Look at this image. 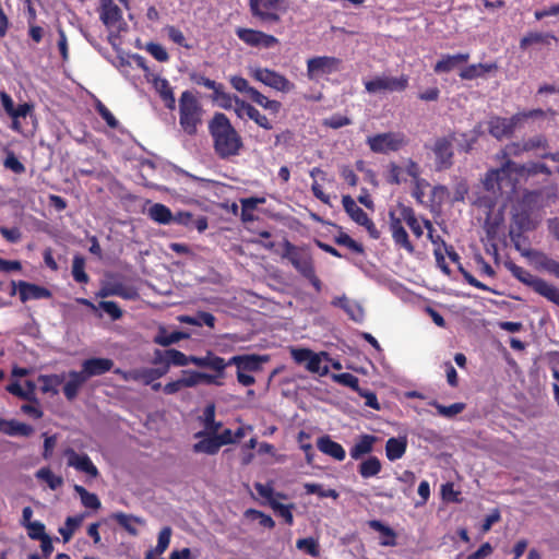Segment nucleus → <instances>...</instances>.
Returning a JSON list of instances; mask_svg holds the SVG:
<instances>
[{
    "instance_id": "f257e3e1",
    "label": "nucleus",
    "mask_w": 559,
    "mask_h": 559,
    "mask_svg": "<svg viewBox=\"0 0 559 559\" xmlns=\"http://www.w3.org/2000/svg\"><path fill=\"white\" fill-rule=\"evenodd\" d=\"M209 132L214 152L221 159L227 160L236 157L243 148L242 138L223 112L214 114L209 122Z\"/></svg>"
},
{
    "instance_id": "f03ea898",
    "label": "nucleus",
    "mask_w": 559,
    "mask_h": 559,
    "mask_svg": "<svg viewBox=\"0 0 559 559\" xmlns=\"http://www.w3.org/2000/svg\"><path fill=\"white\" fill-rule=\"evenodd\" d=\"M283 247L282 258L287 259L300 275L309 281L316 292L320 293L322 290V282L316 274L311 253L305 248L295 246L289 240H285Z\"/></svg>"
},
{
    "instance_id": "7ed1b4c3",
    "label": "nucleus",
    "mask_w": 559,
    "mask_h": 559,
    "mask_svg": "<svg viewBox=\"0 0 559 559\" xmlns=\"http://www.w3.org/2000/svg\"><path fill=\"white\" fill-rule=\"evenodd\" d=\"M506 269L522 284L531 287L536 294L559 306V289L545 280L534 276L530 271L515 264L513 261H504Z\"/></svg>"
},
{
    "instance_id": "20e7f679",
    "label": "nucleus",
    "mask_w": 559,
    "mask_h": 559,
    "mask_svg": "<svg viewBox=\"0 0 559 559\" xmlns=\"http://www.w3.org/2000/svg\"><path fill=\"white\" fill-rule=\"evenodd\" d=\"M202 107L190 91L181 93L179 98V123L182 130L193 135L198 131V126L201 123Z\"/></svg>"
},
{
    "instance_id": "39448f33",
    "label": "nucleus",
    "mask_w": 559,
    "mask_h": 559,
    "mask_svg": "<svg viewBox=\"0 0 559 559\" xmlns=\"http://www.w3.org/2000/svg\"><path fill=\"white\" fill-rule=\"evenodd\" d=\"M282 0H249L251 17L263 27H272L282 22Z\"/></svg>"
},
{
    "instance_id": "423d86ee",
    "label": "nucleus",
    "mask_w": 559,
    "mask_h": 559,
    "mask_svg": "<svg viewBox=\"0 0 559 559\" xmlns=\"http://www.w3.org/2000/svg\"><path fill=\"white\" fill-rule=\"evenodd\" d=\"M342 60L333 56H317L307 60V76L310 81H318L324 75L338 72Z\"/></svg>"
},
{
    "instance_id": "0eeeda50",
    "label": "nucleus",
    "mask_w": 559,
    "mask_h": 559,
    "mask_svg": "<svg viewBox=\"0 0 559 559\" xmlns=\"http://www.w3.org/2000/svg\"><path fill=\"white\" fill-rule=\"evenodd\" d=\"M250 75L258 82L278 92L288 93L295 88V84L285 75L269 68H250Z\"/></svg>"
},
{
    "instance_id": "6e6552de",
    "label": "nucleus",
    "mask_w": 559,
    "mask_h": 559,
    "mask_svg": "<svg viewBox=\"0 0 559 559\" xmlns=\"http://www.w3.org/2000/svg\"><path fill=\"white\" fill-rule=\"evenodd\" d=\"M367 143L373 153L386 154L399 151L406 142L400 132H385L369 136Z\"/></svg>"
},
{
    "instance_id": "1a4fd4ad",
    "label": "nucleus",
    "mask_w": 559,
    "mask_h": 559,
    "mask_svg": "<svg viewBox=\"0 0 559 559\" xmlns=\"http://www.w3.org/2000/svg\"><path fill=\"white\" fill-rule=\"evenodd\" d=\"M409 78L402 74L394 76H374L372 80L365 82V88L368 93L374 94L379 92H403L408 87Z\"/></svg>"
},
{
    "instance_id": "9d476101",
    "label": "nucleus",
    "mask_w": 559,
    "mask_h": 559,
    "mask_svg": "<svg viewBox=\"0 0 559 559\" xmlns=\"http://www.w3.org/2000/svg\"><path fill=\"white\" fill-rule=\"evenodd\" d=\"M525 170V166L516 164L511 159H507L501 164L500 168L491 169L486 174L484 180V187L488 191L496 192L501 190V181L510 174L522 175Z\"/></svg>"
},
{
    "instance_id": "9b49d317",
    "label": "nucleus",
    "mask_w": 559,
    "mask_h": 559,
    "mask_svg": "<svg viewBox=\"0 0 559 559\" xmlns=\"http://www.w3.org/2000/svg\"><path fill=\"white\" fill-rule=\"evenodd\" d=\"M99 19L108 29H116L118 33L127 31L122 10L114 0H99Z\"/></svg>"
},
{
    "instance_id": "f8f14e48",
    "label": "nucleus",
    "mask_w": 559,
    "mask_h": 559,
    "mask_svg": "<svg viewBox=\"0 0 559 559\" xmlns=\"http://www.w3.org/2000/svg\"><path fill=\"white\" fill-rule=\"evenodd\" d=\"M0 100L4 111L12 119L11 129L15 132L23 133L21 119H25L31 115L34 106L29 103H23L15 107L12 97L7 92L0 93Z\"/></svg>"
},
{
    "instance_id": "ddd939ff",
    "label": "nucleus",
    "mask_w": 559,
    "mask_h": 559,
    "mask_svg": "<svg viewBox=\"0 0 559 559\" xmlns=\"http://www.w3.org/2000/svg\"><path fill=\"white\" fill-rule=\"evenodd\" d=\"M236 36L247 46L252 48H273L278 45V39L267 33L248 27H237Z\"/></svg>"
},
{
    "instance_id": "4468645a",
    "label": "nucleus",
    "mask_w": 559,
    "mask_h": 559,
    "mask_svg": "<svg viewBox=\"0 0 559 559\" xmlns=\"http://www.w3.org/2000/svg\"><path fill=\"white\" fill-rule=\"evenodd\" d=\"M11 285L12 289L10 295L14 296L19 293V297L22 302H26L28 300L49 299L52 297V294L48 288L26 281H12Z\"/></svg>"
},
{
    "instance_id": "2eb2a0df",
    "label": "nucleus",
    "mask_w": 559,
    "mask_h": 559,
    "mask_svg": "<svg viewBox=\"0 0 559 559\" xmlns=\"http://www.w3.org/2000/svg\"><path fill=\"white\" fill-rule=\"evenodd\" d=\"M191 81L200 86H204L209 90L213 91L212 99L215 102H219L221 106L224 108H230L233 97L230 94L225 92V87L222 83H217L214 80H211L203 74L192 73L190 75Z\"/></svg>"
},
{
    "instance_id": "dca6fc26",
    "label": "nucleus",
    "mask_w": 559,
    "mask_h": 559,
    "mask_svg": "<svg viewBox=\"0 0 559 559\" xmlns=\"http://www.w3.org/2000/svg\"><path fill=\"white\" fill-rule=\"evenodd\" d=\"M453 139L449 138H439L436 140L432 152L435 154V163L437 170H445L449 169L453 165V148H452Z\"/></svg>"
},
{
    "instance_id": "f3484780",
    "label": "nucleus",
    "mask_w": 559,
    "mask_h": 559,
    "mask_svg": "<svg viewBox=\"0 0 559 559\" xmlns=\"http://www.w3.org/2000/svg\"><path fill=\"white\" fill-rule=\"evenodd\" d=\"M520 121V115L511 118L492 117L488 121V131L493 138L501 140L511 136Z\"/></svg>"
},
{
    "instance_id": "a211bd4d",
    "label": "nucleus",
    "mask_w": 559,
    "mask_h": 559,
    "mask_svg": "<svg viewBox=\"0 0 559 559\" xmlns=\"http://www.w3.org/2000/svg\"><path fill=\"white\" fill-rule=\"evenodd\" d=\"M269 359L267 355L245 354L230 357L228 364L229 366H236L237 371L240 372H257L262 369V365Z\"/></svg>"
},
{
    "instance_id": "6ab92c4d",
    "label": "nucleus",
    "mask_w": 559,
    "mask_h": 559,
    "mask_svg": "<svg viewBox=\"0 0 559 559\" xmlns=\"http://www.w3.org/2000/svg\"><path fill=\"white\" fill-rule=\"evenodd\" d=\"M68 457V465L75 469L96 478L99 475L97 467L94 465L87 454H78L73 449L69 448L64 452Z\"/></svg>"
},
{
    "instance_id": "aec40b11",
    "label": "nucleus",
    "mask_w": 559,
    "mask_h": 559,
    "mask_svg": "<svg viewBox=\"0 0 559 559\" xmlns=\"http://www.w3.org/2000/svg\"><path fill=\"white\" fill-rule=\"evenodd\" d=\"M96 296L100 298L118 296L126 300H134L139 297V293L132 286H127L121 282H115L103 285Z\"/></svg>"
},
{
    "instance_id": "412c9836",
    "label": "nucleus",
    "mask_w": 559,
    "mask_h": 559,
    "mask_svg": "<svg viewBox=\"0 0 559 559\" xmlns=\"http://www.w3.org/2000/svg\"><path fill=\"white\" fill-rule=\"evenodd\" d=\"M112 367L114 361L110 358L94 357L82 362L81 372L88 380L92 377L102 376L110 371Z\"/></svg>"
},
{
    "instance_id": "4be33fe9",
    "label": "nucleus",
    "mask_w": 559,
    "mask_h": 559,
    "mask_svg": "<svg viewBox=\"0 0 559 559\" xmlns=\"http://www.w3.org/2000/svg\"><path fill=\"white\" fill-rule=\"evenodd\" d=\"M114 373L120 376L123 381L142 382L144 385H150L155 381L152 368H135L131 370L116 368Z\"/></svg>"
},
{
    "instance_id": "5701e85b",
    "label": "nucleus",
    "mask_w": 559,
    "mask_h": 559,
    "mask_svg": "<svg viewBox=\"0 0 559 559\" xmlns=\"http://www.w3.org/2000/svg\"><path fill=\"white\" fill-rule=\"evenodd\" d=\"M192 364L200 368H207L214 372H224L226 367L229 366L228 360L215 355L213 352L207 350L205 356H195V359H191Z\"/></svg>"
},
{
    "instance_id": "b1692460",
    "label": "nucleus",
    "mask_w": 559,
    "mask_h": 559,
    "mask_svg": "<svg viewBox=\"0 0 559 559\" xmlns=\"http://www.w3.org/2000/svg\"><path fill=\"white\" fill-rule=\"evenodd\" d=\"M318 449L325 455L333 457L336 461H343L346 452L341 443L331 439L330 436H322L317 441Z\"/></svg>"
},
{
    "instance_id": "393cba45",
    "label": "nucleus",
    "mask_w": 559,
    "mask_h": 559,
    "mask_svg": "<svg viewBox=\"0 0 559 559\" xmlns=\"http://www.w3.org/2000/svg\"><path fill=\"white\" fill-rule=\"evenodd\" d=\"M153 86L155 91L158 93L159 97L165 103V106L174 110L176 107V99L174 95V91L167 79L155 75L152 80Z\"/></svg>"
},
{
    "instance_id": "a878e982",
    "label": "nucleus",
    "mask_w": 559,
    "mask_h": 559,
    "mask_svg": "<svg viewBox=\"0 0 559 559\" xmlns=\"http://www.w3.org/2000/svg\"><path fill=\"white\" fill-rule=\"evenodd\" d=\"M468 53L444 55L437 61L433 67L436 73H448L457 68L460 64L467 62Z\"/></svg>"
},
{
    "instance_id": "bb28decb",
    "label": "nucleus",
    "mask_w": 559,
    "mask_h": 559,
    "mask_svg": "<svg viewBox=\"0 0 559 559\" xmlns=\"http://www.w3.org/2000/svg\"><path fill=\"white\" fill-rule=\"evenodd\" d=\"M376 441L377 437L373 435L365 433L359 436L356 443L349 450L350 457L357 461L364 455L371 453Z\"/></svg>"
},
{
    "instance_id": "cd10ccee",
    "label": "nucleus",
    "mask_w": 559,
    "mask_h": 559,
    "mask_svg": "<svg viewBox=\"0 0 559 559\" xmlns=\"http://www.w3.org/2000/svg\"><path fill=\"white\" fill-rule=\"evenodd\" d=\"M86 378L80 371H70L69 380L66 382L63 386V394L68 401H73L81 389V386L86 382Z\"/></svg>"
},
{
    "instance_id": "c85d7f7f",
    "label": "nucleus",
    "mask_w": 559,
    "mask_h": 559,
    "mask_svg": "<svg viewBox=\"0 0 559 559\" xmlns=\"http://www.w3.org/2000/svg\"><path fill=\"white\" fill-rule=\"evenodd\" d=\"M0 432L8 436L28 437L33 432V428L27 424L14 419L7 420L0 418Z\"/></svg>"
},
{
    "instance_id": "c756f323",
    "label": "nucleus",
    "mask_w": 559,
    "mask_h": 559,
    "mask_svg": "<svg viewBox=\"0 0 559 559\" xmlns=\"http://www.w3.org/2000/svg\"><path fill=\"white\" fill-rule=\"evenodd\" d=\"M558 38L551 33H542V32H530L520 40V48L526 49L532 45H551L552 43H557Z\"/></svg>"
},
{
    "instance_id": "7c9ffc66",
    "label": "nucleus",
    "mask_w": 559,
    "mask_h": 559,
    "mask_svg": "<svg viewBox=\"0 0 559 559\" xmlns=\"http://www.w3.org/2000/svg\"><path fill=\"white\" fill-rule=\"evenodd\" d=\"M202 421L205 428V431H199L195 433V437H203L206 435H214L216 433L219 428L222 427V423L215 420V405L209 404L204 411L202 416Z\"/></svg>"
},
{
    "instance_id": "2f4dec72",
    "label": "nucleus",
    "mask_w": 559,
    "mask_h": 559,
    "mask_svg": "<svg viewBox=\"0 0 559 559\" xmlns=\"http://www.w3.org/2000/svg\"><path fill=\"white\" fill-rule=\"evenodd\" d=\"M344 211L358 225H362L368 218V214L357 205L356 201L348 194L342 197Z\"/></svg>"
},
{
    "instance_id": "473e14b6",
    "label": "nucleus",
    "mask_w": 559,
    "mask_h": 559,
    "mask_svg": "<svg viewBox=\"0 0 559 559\" xmlns=\"http://www.w3.org/2000/svg\"><path fill=\"white\" fill-rule=\"evenodd\" d=\"M407 449V440L405 438L392 437L385 443V455L389 461L394 462L404 456Z\"/></svg>"
},
{
    "instance_id": "72a5a7b5",
    "label": "nucleus",
    "mask_w": 559,
    "mask_h": 559,
    "mask_svg": "<svg viewBox=\"0 0 559 559\" xmlns=\"http://www.w3.org/2000/svg\"><path fill=\"white\" fill-rule=\"evenodd\" d=\"M493 70H497L496 63H477L465 67L459 75L462 80H474Z\"/></svg>"
},
{
    "instance_id": "f704fd0d",
    "label": "nucleus",
    "mask_w": 559,
    "mask_h": 559,
    "mask_svg": "<svg viewBox=\"0 0 559 559\" xmlns=\"http://www.w3.org/2000/svg\"><path fill=\"white\" fill-rule=\"evenodd\" d=\"M26 386H27V389L24 390L21 386V384L17 381H15V382L10 383L7 386V390L11 394H13V395H15V396H17V397H20L22 400L29 401V402H33L35 404H38V400L35 396V388H36L35 383L33 381L28 380V381H26Z\"/></svg>"
},
{
    "instance_id": "c9c22d12",
    "label": "nucleus",
    "mask_w": 559,
    "mask_h": 559,
    "mask_svg": "<svg viewBox=\"0 0 559 559\" xmlns=\"http://www.w3.org/2000/svg\"><path fill=\"white\" fill-rule=\"evenodd\" d=\"M189 337L190 334L187 332L174 331L171 333H167L165 328H160L158 334L154 337V343L167 347Z\"/></svg>"
},
{
    "instance_id": "e433bc0d",
    "label": "nucleus",
    "mask_w": 559,
    "mask_h": 559,
    "mask_svg": "<svg viewBox=\"0 0 559 559\" xmlns=\"http://www.w3.org/2000/svg\"><path fill=\"white\" fill-rule=\"evenodd\" d=\"M64 374H40L38 382L41 384L40 390L43 393H51L52 395L58 394V388L64 381Z\"/></svg>"
},
{
    "instance_id": "4c0bfd02",
    "label": "nucleus",
    "mask_w": 559,
    "mask_h": 559,
    "mask_svg": "<svg viewBox=\"0 0 559 559\" xmlns=\"http://www.w3.org/2000/svg\"><path fill=\"white\" fill-rule=\"evenodd\" d=\"M399 211H400V214H401L403 221L407 224V226L411 228L413 234L417 238L421 237L424 234V230L421 228L420 223L418 222V219L416 217L415 211L411 206H407L404 204L399 205Z\"/></svg>"
},
{
    "instance_id": "58836bf2",
    "label": "nucleus",
    "mask_w": 559,
    "mask_h": 559,
    "mask_svg": "<svg viewBox=\"0 0 559 559\" xmlns=\"http://www.w3.org/2000/svg\"><path fill=\"white\" fill-rule=\"evenodd\" d=\"M381 468V461L377 456L370 455L358 465V473L362 478L367 479L377 476Z\"/></svg>"
},
{
    "instance_id": "ea45409f",
    "label": "nucleus",
    "mask_w": 559,
    "mask_h": 559,
    "mask_svg": "<svg viewBox=\"0 0 559 559\" xmlns=\"http://www.w3.org/2000/svg\"><path fill=\"white\" fill-rule=\"evenodd\" d=\"M253 103L258 104L265 110H269L270 114L276 116L282 109V103L275 99H269L265 95H263L258 90L251 91V98Z\"/></svg>"
},
{
    "instance_id": "a19ab883",
    "label": "nucleus",
    "mask_w": 559,
    "mask_h": 559,
    "mask_svg": "<svg viewBox=\"0 0 559 559\" xmlns=\"http://www.w3.org/2000/svg\"><path fill=\"white\" fill-rule=\"evenodd\" d=\"M148 216L156 223L167 225L173 222L174 214L162 203H155L148 209Z\"/></svg>"
},
{
    "instance_id": "79ce46f5",
    "label": "nucleus",
    "mask_w": 559,
    "mask_h": 559,
    "mask_svg": "<svg viewBox=\"0 0 559 559\" xmlns=\"http://www.w3.org/2000/svg\"><path fill=\"white\" fill-rule=\"evenodd\" d=\"M369 527L381 533L382 538L380 540V545L382 546H395L396 545V534L395 532L384 525L381 521L372 520L369 522Z\"/></svg>"
},
{
    "instance_id": "37998d69",
    "label": "nucleus",
    "mask_w": 559,
    "mask_h": 559,
    "mask_svg": "<svg viewBox=\"0 0 559 559\" xmlns=\"http://www.w3.org/2000/svg\"><path fill=\"white\" fill-rule=\"evenodd\" d=\"M533 260L537 267L547 271L548 273L559 276V262L549 258L547 254L543 252H534Z\"/></svg>"
},
{
    "instance_id": "c03bdc74",
    "label": "nucleus",
    "mask_w": 559,
    "mask_h": 559,
    "mask_svg": "<svg viewBox=\"0 0 559 559\" xmlns=\"http://www.w3.org/2000/svg\"><path fill=\"white\" fill-rule=\"evenodd\" d=\"M219 449L221 444L216 439V433L207 435V437L193 444V451L195 453H206L213 455L216 454Z\"/></svg>"
},
{
    "instance_id": "a18cd8bd",
    "label": "nucleus",
    "mask_w": 559,
    "mask_h": 559,
    "mask_svg": "<svg viewBox=\"0 0 559 559\" xmlns=\"http://www.w3.org/2000/svg\"><path fill=\"white\" fill-rule=\"evenodd\" d=\"M74 491L80 496L81 502L85 508L97 510L102 503L97 495L87 491L81 485H74Z\"/></svg>"
},
{
    "instance_id": "49530a36",
    "label": "nucleus",
    "mask_w": 559,
    "mask_h": 559,
    "mask_svg": "<svg viewBox=\"0 0 559 559\" xmlns=\"http://www.w3.org/2000/svg\"><path fill=\"white\" fill-rule=\"evenodd\" d=\"M36 477L45 481L51 490H56L63 485V478L52 473L49 467H43L36 473Z\"/></svg>"
},
{
    "instance_id": "de8ad7c7",
    "label": "nucleus",
    "mask_w": 559,
    "mask_h": 559,
    "mask_svg": "<svg viewBox=\"0 0 559 559\" xmlns=\"http://www.w3.org/2000/svg\"><path fill=\"white\" fill-rule=\"evenodd\" d=\"M332 304L345 310L353 320L360 321L362 317L360 307L350 302L345 296L335 298Z\"/></svg>"
},
{
    "instance_id": "09e8293b",
    "label": "nucleus",
    "mask_w": 559,
    "mask_h": 559,
    "mask_svg": "<svg viewBox=\"0 0 559 559\" xmlns=\"http://www.w3.org/2000/svg\"><path fill=\"white\" fill-rule=\"evenodd\" d=\"M430 405L437 409V412L440 416H443L447 418H452V417L456 416L457 414L462 413L466 407V405L462 402L453 403L449 406H445V405L438 403L437 401H433L430 403Z\"/></svg>"
},
{
    "instance_id": "8fccbe9b",
    "label": "nucleus",
    "mask_w": 559,
    "mask_h": 559,
    "mask_svg": "<svg viewBox=\"0 0 559 559\" xmlns=\"http://www.w3.org/2000/svg\"><path fill=\"white\" fill-rule=\"evenodd\" d=\"M166 354H167V364L170 366L173 365V366H177V367H185L189 364H192L191 359H195V356H193V355L187 356L182 352L175 349V348L166 349Z\"/></svg>"
},
{
    "instance_id": "3c124183",
    "label": "nucleus",
    "mask_w": 559,
    "mask_h": 559,
    "mask_svg": "<svg viewBox=\"0 0 559 559\" xmlns=\"http://www.w3.org/2000/svg\"><path fill=\"white\" fill-rule=\"evenodd\" d=\"M85 259L82 255H74L72 262V276L75 282L86 284L90 281L85 272Z\"/></svg>"
},
{
    "instance_id": "603ef678",
    "label": "nucleus",
    "mask_w": 559,
    "mask_h": 559,
    "mask_svg": "<svg viewBox=\"0 0 559 559\" xmlns=\"http://www.w3.org/2000/svg\"><path fill=\"white\" fill-rule=\"evenodd\" d=\"M83 516H68L64 526L59 528V533L63 538L64 543H68L75 530L81 525Z\"/></svg>"
},
{
    "instance_id": "864d4df0",
    "label": "nucleus",
    "mask_w": 559,
    "mask_h": 559,
    "mask_svg": "<svg viewBox=\"0 0 559 559\" xmlns=\"http://www.w3.org/2000/svg\"><path fill=\"white\" fill-rule=\"evenodd\" d=\"M306 493L318 495L320 498H333L338 497V492L335 489H325L322 485L316 483H307L304 486Z\"/></svg>"
},
{
    "instance_id": "5fc2aeb1",
    "label": "nucleus",
    "mask_w": 559,
    "mask_h": 559,
    "mask_svg": "<svg viewBox=\"0 0 559 559\" xmlns=\"http://www.w3.org/2000/svg\"><path fill=\"white\" fill-rule=\"evenodd\" d=\"M114 519L117 521V523L123 527L130 535L136 536L138 530L132 524L133 522H140V520L133 515H129L122 512L114 514Z\"/></svg>"
},
{
    "instance_id": "6e6d98bb",
    "label": "nucleus",
    "mask_w": 559,
    "mask_h": 559,
    "mask_svg": "<svg viewBox=\"0 0 559 559\" xmlns=\"http://www.w3.org/2000/svg\"><path fill=\"white\" fill-rule=\"evenodd\" d=\"M245 516L252 521L258 520L259 524L265 528L272 530L275 526V522L270 515L263 513L262 511L255 510V509H248L245 512Z\"/></svg>"
},
{
    "instance_id": "4d7b16f0",
    "label": "nucleus",
    "mask_w": 559,
    "mask_h": 559,
    "mask_svg": "<svg viewBox=\"0 0 559 559\" xmlns=\"http://www.w3.org/2000/svg\"><path fill=\"white\" fill-rule=\"evenodd\" d=\"M294 504H283L278 501H271V508L285 521L287 525L294 524L293 509Z\"/></svg>"
},
{
    "instance_id": "13d9d810",
    "label": "nucleus",
    "mask_w": 559,
    "mask_h": 559,
    "mask_svg": "<svg viewBox=\"0 0 559 559\" xmlns=\"http://www.w3.org/2000/svg\"><path fill=\"white\" fill-rule=\"evenodd\" d=\"M332 379L344 386H348L355 392H358L361 388L359 386V379L349 372L332 374Z\"/></svg>"
},
{
    "instance_id": "bf43d9fd",
    "label": "nucleus",
    "mask_w": 559,
    "mask_h": 559,
    "mask_svg": "<svg viewBox=\"0 0 559 559\" xmlns=\"http://www.w3.org/2000/svg\"><path fill=\"white\" fill-rule=\"evenodd\" d=\"M334 242L338 246H345L356 253H364V247L361 243L354 240L349 235L341 231L334 237Z\"/></svg>"
},
{
    "instance_id": "052dcab7",
    "label": "nucleus",
    "mask_w": 559,
    "mask_h": 559,
    "mask_svg": "<svg viewBox=\"0 0 559 559\" xmlns=\"http://www.w3.org/2000/svg\"><path fill=\"white\" fill-rule=\"evenodd\" d=\"M391 234L396 246L404 248L409 253L414 252L415 248L409 241L408 234L405 228H399L397 230H393Z\"/></svg>"
},
{
    "instance_id": "680f3d73",
    "label": "nucleus",
    "mask_w": 559,
    "mask_h": 559,
    "mask_svg": "<svg viewBox=\"0 0 559 559\" xmlns=\"http://www.w3.org/2000/svg\"><path fill=\"white\" fill-rule=\"evenodd\" d=\"M296 546L299 550H304L311 557H319L320 549L318 542L312 537L300 538L297 540Z\"/></svg>"
},
{
    "instance_id": "e2e57ef3",
    "label": "nucleus",
    "mask_w": 559,
    "mask_h": 559,
    "mask_svg": "<svg viewBox=\"0 0 559 559\" xmlns=\"http://www.w3.org/2000/svg\"><path fill=\"white\" fill-rule=\"evenodd\" d=\"M540 198V192L527 191L523 194L520 205L523 210L532 212L534 209L538 207Z\"/></svg>"
},
{
    "instance_id": "0e129e2a",
    "label": "nucleus",
    "mask_w": 559,
    "mask_h": 559,
    "mask_svg": "<svg viewBox=\"0 0 559 559\" xmlns=\"http://www.w3.org/2000/svg\"><path fill=\"white\" fill-rule=\"evenodd\" d=\"M98 308L104 310L114 321L122 318L123 311L116 301L103 300L98 302Z\"/></svg>"
},
{
    "instance_id": "69168bd1",
    "label": "nucleus",
    "mask_w": 559,
    "mask_h": 559,
    "mask_svg": "<svg viewBox=\"0 0 559 559\" xmlns=\"http://www.w3.org/2000/svg\"><path fill=\"white\" fill-rule=\"evenodd\" d=\"M523 141H524V150H526V152L537 151V150H546L548 146L547 139L545 138V135H542V134L532 136L527 140H523Z\"/></svg>"
},
{
    "instance_id": "338daca9",
    "label": "nucleus",
    "mask_w": 559,
    "mask_h": 559,
    "mask_svg": "<svg viewBox=\"0 0 559 559\" xmlns=\"http://www.w3.org/2000/svg\"><path fill=\"white\" fill-rule=\"evenodd\" d=\"M146 51L159 62H166L169 60L167 50L160 44L148 43L146 45Z\"/></svg>"
},
{
    "instance_id": "774afa93",
    "label": "nucleus",
    "mask_w": 559,
    "mask_h": 559,
    "mask_svg": "<svg viewBox=\"0 0 559 559\" xmlns=\"http://www.w3.org/2000/svg\"><path fill=\"white\" fill-rule=\"evenodd\" d=\"M3 165L7 169H10L17 175L23 174L25 171V166L23 165V163H21L19 158L15 156V154L11 151L7 153Z\"/></svg>"
}]
</instances>
